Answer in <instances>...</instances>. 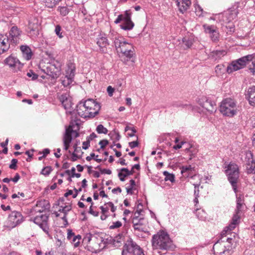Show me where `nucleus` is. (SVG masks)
<instances>
[{
  "label": "nucleus",
  "instance_id": "1",
  "mask_svg": "<svg viewBox=\"0 0 255 255\" xmlns=\"http://www.w3.org/2000/svg\"><path fill=\"white\" fill-rule=\"evenodd\" d=\"M100 104L93 99L80 101L76 106L77 114L82 118H94L98 114Z\"/></svg>",
  "mask_w": 255,
  "mask_h": 255
},
{
  "label": "nucleus",
  "instance_id": "2",
  "mask_svg": "<svg viewBox=\"0 0 255 255\" xmlns=\"http://www.w3.org/2000/svg\"><path fill=\"white\" fill-rule=\"evenodd\" d=\"M151 243L154 249L162 251L172 250L175 247L169 235L163 231H159L152 236Z\"/></svg>",
  "mask_w": 255,
  "mask_h": 255
},
{
  "label": "nucleus",
  "instance_id": "3",
  "mask_svg": "<svg viewBox=\"0 0 255 255\" xmlns=\"http://www.w3.org/2000/svg\"><path fill=\"white\" fill-rule=\"evenodd\" d=\"M250 61H252L253 67H250L249 70L253 75H255V54L248 55L233 61L227 67L226 72L230 74L243 68Z\"/></svg>",
  "mask_w": 255,
  "mask_h": 255
},
{
  "label": "nucleus",
  "instance_id": "4",
  "mask_svg": "<svg viewBox=\"0 0 255 255\" xmlns=\"http://www.w3.org/2000/svg\"><path fill=\"white\" fill-rule=\"evenodd\" d=\"M237 106L234 100L226 98L221 103L220 112L225 116L232 117L237 113Z\"/></svg>",
  "mask_w": 255,
  "mask_h": 255
},
{
  "label": "nucleus",
  "instance_id": "5",
  "mask_svg": "<svg viewBox=\"0 0 255 255\" xmlns=\"http://www.w3.org/2000/svg\"><path fill=\"white\" fill-rule=\"evenodd\" d=\"M83 241L88 244L89 250L92 252H100L104 247L103 238L91 234L87 235Z\"/></svg>",
  "mask_w": 255,
  "mask_h": 255
},
{
  "label": "nucleus",
  "instance_id": "6",
  "mask_svg": "<svg viewBox=\"0 0 255 255\" xmlns=\"http://www.w3.org/2000/svg\"><path fill=\"white\" fill-rule=\"evenodd\" d=\"M225 171L233 190L236 193L238 191L237 183L239 177L238 166L234 163H231L228 165Z\"/></svg>",
  "mask_w": 255,
  "mask_h": 255
},
{
  "label": "nucleus",
  "instance_id": "7",
  "mask_svg": "<svg viewBox=\"0 0 255 255\" xmlns=\"http://www.w3.org/2000/svg\"><path fill=\"white\" fill-rule=\"evenodd\" d=\"M115 46L118 52L122 53L129 58L132 57L134 54L132 45L125 40L123 37L115 40Z\"/></svg>",
  "mask_w": 255,
  "mask_h": 255
},
{
  "label": "nucleus",
  "instance_id": "8",
  "mask_svg": "<svg viewBox=\"0 0 255 255\" xmlns=\"http://www.w3.org/2000/svg\"><path fill=\"white\" fill-rule=\"evenodd\" d=\"M23 221V217L20 212L14 211L8 216L7 225L8 227L13 228Z\"/></svg>",
  "mask_w": 255,
  "mask_h": 255
},
{
  "label": "nucleus",
  "instance_id": "9",
  "mask_svg": "<svg viewBox=\"0 0 255 255\" xmlns=\"http://www.w3.org/2000/svg\"><path fill=\"white\" fill-rule=\"evenodd\" d=\"M198 103L210 114H213L216 111L217 107L215 103L206 97L199 99Z\"/></svg>",
  "mask_w": 255,
  "mask_h": 255
},
{
  "label": "nucleus",
  "instance_id": "10",
  "mask_svg": "<svg viewBox=\"0 0 255 255\" xmlns=\"http://www.w3.org/2000/svg\"><path fill=\"white\" fill-rule=\"evenodd\" d=\"M48 220V216L44 214H42L40 216H36L33 219L34 223L39 225L43 231L46 233L48 236H50L48 232L49 228L47 224Z\"/></svg>",
  "mask_w": 255,
  "mask_h": 255
},
{
  "label": "nucleus",
  "instance_id": "11",
  "mask_svg": "<svg viewBox=\"0 0 255 255\" xmlns=\"http://www.w3.org/2000/svg\"><path fill=\"white\" fill-rule=\"evenodd\" d=\"M39 25L38 20L32 18L29 20L27 25V32L31 37H36L39 34Z\"/></svg>",
  "mask_w": 255,
  "mask_h": 255
},
{
  "label": "nucleus",
  "instance_id": "12",
  "mask_svg": "<svg viewBox=\"0 0 255 255\" xmlns=\"http://www.w3.org/2000/svg\"><path fill=\"white\" fill-rule=\"evenodd\" d=\"M21 33L17 26H13L11 28L8 36L11 44L16 45L19 43Z\"/></svg>",
  "mask_w": 255,
  "mask_h": 255
},
{
  "label": "nucleus",
  "instance_id": "13",
  "mask_svg": "<svg viewBox=\"0 0 255 255\" xmlns=\"http://www.w3.org/2000/svg\"><path fill=\"white\" fill-rule=\"evenodd\" d=\"M203 27L205 32L209 34L213 42H217L219 41V33L215 26L205 24Z\"/></svg>",
  "mask_w": 255,
  "mask_h": 255
},
{
  "label": "nucleus",
  "instance_id": "14",
  "mask_svg": "<svg viewBox=\"0 0 255 255\" xmlns=\"http://www.w3.org/2000/svg\"><path fill=\"white\" fill-rule=\"evenodd\" d=\"M11 44L9 41L8 36L6 35H0V54L7 51Z\"/></svg>",
  "mask_w": 255,
  "mask_h": 255
},
{
  "label": "nucleus",
  "instance_id": "15",
  "mask_svg": "<svg viewBox=\"0 0 255 255\" xmlns=\"http://www.w3.org/2000/svg\"><path fill=\"white\" fill-rule=\"evenodd\" d=\"M125 19L123 23L121 24V27L124 30H131L134 26V23L131 20L130 15L127 11L125 14Z\"/></svg>",
  "mask_w": 255,
  "mask_h": 255
},
{
  "label": "nucleus",
  "instance_id": "16",
  "mask_svg": "<svg viewBox=\"0 0 255 255\" xmlns=\"http://www.w3.org/2000/svg\"><path fill=\"white\" fill-rule=\"evenodd\" d=\"M97 40V44L100 47V51L103 53H106L107 52V47L109 45L107 38L100 35Z\"/></svg>",
  "mask_w": 255,
  "mask_h": 255
},
{
  "label": "nucleus",
  "instance_id": "17",
  "mask_svg": "<svg viewBox=\"0 0 255 255\" xmlns=\"http://www.w3.org/2000/svg\"><path fill=\"white\" fill-rule=\"evenodd\" d=\"M4 63L10 67H17L18 69L22 66L19 60L12 55H10L4 60Z\"/></svg>",
  "mask_w": 255,
  "mask_h": 255
},
{
  "label": "nucleus",
  "instance_id": "18",
  "mask_svg": "<svg viewBox=\"0 0 255 255\" xmlns=\"http://www.w3.org/2000/svg\"><path fill=\"white\" fill-rule=\"evenodd\" d=\"M179 11L183 13L191 4V0H175Z\"/></svg>",
  "mask_w": 255,
  "mask_h": 255
},
{
  "label": "nucleus",
  "instance_id": "19",
  "mask_svg": "<svg viewBox=\"0 0 255 255\" xmlns=\"http://www.w3.org/2000/svg\"><path fill=\"white\" fill-rule=\"evenodd\" d=\"M133 227L135 230L139 231H143L144 229L145 220L143 217H140L139 219H132Z\"/></svg>",
  "mask_w": 255,
  "mask_h": 255
},
{
  "label": "nucleus",
  "instance_id": "20",
  "mask_svg": "<svg viewBox=\"0 0 255 255\" xmlns=\"http://www.w3.org/2000/svg\"><path fill=\"white\" fill-rule=\"evenodd\" d=\"M221 242H217L213 246V249L216 251L217 254L220 255H229L230 251L226 250L225 245H221Z\"/></svg>",
  "mask_w": 255,
  "mask_h": 255
},
{
  "label": "nucleus",
  "instance_id": "21",
  "mask_svg": "<svg viewBox=\"0 0 255 255\" xmlns=\"http://www.w3.org/2000/svg\"><path fill=\"white\" fill-rule=\"evenodd\" d=\"M50 204L48 201L46 200H41L38 201L36 203V207L39 209H36L35 210L39 213L50 208Z\"/></svg>",
  "mask_w": 255,
  "mask_h": 255
},
{
  "label": "nucleus",
  "instance_id": "22",
  "mask_svg": "<svg viewBox=\"0 0 255 255\" xmlns=\"http://www.w3.org/2000/svg\"><path fill=\"white\" fill-rule=\"evenodd\" d=\"M139 247V246L130 239L127 241V243L124 247L123 250H125V252L126 251L128 253H131Z\"/></svg>",
  "mask_w": 255,
  "mask_h": 255
},
{
  "label": "nucleus",
  "instance_id": "23",
  "mask_svg": "<svg viewBox=\"0 0 255 255\" xmlns=\"http://www.w3.org/2000/svg\"><path fill=\"white\" fill-rule=\"evenodd\" d=\"M249 161L246 164V170L248 174L252 175V178L253 179V183L255 184V161L254 162L253 160Z\"/></svg>",
  "mask_w": 255,
  "mask_h": 255
},
{
  "label": "nucleus",
  "instance_id": "24",
  "mask_svg": "<svg viewBox=\"0 0 255 255\" xmlns=\"http://www.w3.org/2000/svg\"><path fill=\"white\" fill-rule=\"evenodd\" d=\"M247 92V96L250 104L253 106H255V86L250 87Z\"/></svg>",
  "mask_w": 255,
  "mask_h": 255
},
{
  "label": "nucleus",
  "instance_id": "25",
  "mask_svg": "<svg viewBox=\"0 0 255 255\" xmlns=\"http://www.w3.org/2000/svg\"><path fill=\"white\" fill-rule=\"evenodd\" d=\"M20 50L22 53V56L25 60H29L31 58L32 52L31 49L28 46L21 45L20 46Z\"/></svg>",
  "mask_w": 255,
  "mask_h": 255
},
{
  "label": "nucleus",
  "instance_id": "26",
  "mask_svg": "<svg viewBox=\"0 0 255 255\" xmlns=\"http://www.w3.org/2000/svg\"><path fill=\"white\" fill-rule=\"evenodd\" d=\"M121 172H119L118 176L120 178V179L122 181H124L125 180V177L131 175L134 173V171L133 170H129L128 168H123L121 169Z\"/></svg>",
  "mask_w": 255,
  "mask_h": 255
},
{
  "label": "nucleus",
  "instance_id": "27",
  "mask_svg": "<svg viewBox=\"0 0 255 255\" xmlns=\"http://www.w3.org/2000/svg\"><path fill=\"white\" fill-rule=\"evenodd\" d=\"M236 197L237 207L236 211L237 213H240V211L242 210L243 206L245 204L244 197L242 194H237Z\"/></svg>",
  "mask_w": 255,
  "mask_h": 255
},
{
  "label": "nucleus",
  "instance_id": "28",
  "mask_svg": "<svg viewBox=\"0 0 255 255\" xmlns=\"http://www.w3.org/2000/svg\"><path fill=\"white\" fill-rule=\"evenodd\" d=\"M59 73V70L55 67L52 66L47 69V74L53 79H57Z\"/></svg>",
  "mask_w": 255,
  "mask_h": 255
},
{
  "label": "nucleus",
  "instance_id": "29",
  "mask_svg": "<svg viewBox=\"0 0 255 255\" xmlns=\"http://www.w3.org/2000/svg\"><path fill=\"white\" fill-rule=\"evenodd\" d=\"M239 214V213H237L236 211V214L234 215L232 218L231 224H230L229 226L227 227V228L230 229V231H232L234 229L236 226L239 223L240 217Z\"/></svg>",
  "mask_w": 255,
  "mask_h": 255
},
{
  "label": "nucleus",
  "instance_id": "30",
  "mask_svg": "<svg viewBox=\"0 0 255 255\" xmlns=\"http://www.w3.org/2000/svg\"><path fill=\"white\" fill-rule=\"evenodd\" d=\"M75 66L74 64L70 63L68 64V67L66 71V76L70 78L74 79L75 76Z\"/></svg>",
  "mask_w": 255,
  "mask_h": 255
},
{
  "label": "nucleus",
  "instance_id": "31",
  "mask_svg": "<svg viewBox=\"0 0 255 255\" xmlns=\"http://www.w3.org/2000/svg\"><path fill=\"white\" fill-rule=\"evenodd\" d=\"M226 52L225 50H215L211 53V56L215 60L221 58L225 55Z\"/></svg>",
  "mask_w": 255,
  "mask_h": 255
},
{
  "label": "nucleus",
  "instance_id": "32",
  "mask_svg": "<svg viewBox=\"0 0 255 255\" xmlns=\"http://www.w3.org/2000/svg\"><path fill=\"white\" fill-rule=\"evenodd\" d=\"M193 44V41L191 39L188 38H184L182 40V47L184 49L190 48Z\"/></svg>",
  "mask_w": 255,
  "mask_h": 255
},
{
  "label": "nucleus",
  "instance_id": "33",
  "mask_svg": "<svg viewBox=\"0 0 255 255\" xmlns=\"http://www.w3.org/2000/svg\"><path fill=\"white\" fill-rule=\"evenodd\" d=\"M61 0H43L46 6L49 8L55 7Z\"/></svg>",
  "mask_w": 255,
  "mask_h": 255
},
{
  "label": "nucleus",
  "instance_id": "34",
  "mask_svg": "<svg viewBox=\"0 0 255 255\" xmlns=\"http://www.w3.org/2000/svg\"><path fill=\"white\" fill-rule=\"evenodd\" d=\"M230 229L226 228V229L223 230L221 234V238L218 240V242H221L222 244L225 242V239L229 235Z\"/></svg>",
  "mask_w": 255,
  "mask_h": 255
},
{
  "label": "nucleus",
  "instance_id": "35",
  "mask_svg": "<svg viewBox=\"0 0 255 255\" xmlns=\"http://www.w3.org/2000/svg\"><path fill=\"white\" fill-rule=\"evenodd\" d=\"M163 175L165 176V181H170L172 183L175 181V176L173 174L170 173L165 171L163 172Z\"/></svg>",
  "mask_w": 255,
  "mask_h": 255
},
{
  "label": "nucleus",
  "instance_id": "36",
  "mask_svg": "<svg viewBox=\"0 0 255 255\" xmlns=\"http://www.w3.org/2000/svg\"><path fill=\"white\" fill-rule=\"evenodd\" d=\"M226 69L224 65H218L215 67V72L218 74H221L226 71Z\"/></svg>",
  "mask_w": 255,
  "mask_h": 255
},
{
  "label": "nucleus",
  "instance_id": "37",
  "mask_svg": "<svg viewBox=\"0 0 255 255\" xmlns=\"http://www.w3.org/2000/svg\"><path fill=\"white\" fill-rule=\"evenodd\" d=\"M81 239V236L79 235L75 236L70 241L74 244L75 247H77L80 243V241Z\"/></svg>",
  "mask_w": 255,
  "mask_h": 255
},
{
  "label": "nucleus",
  "instance_id": "38",
  "mask_svg": "<svg viewBox=\"0 0 255 255\" xmlns=\"http://www.w3.org/2000/svg\"><path fill=\"white\" fill-rule=\"evenodd\" d=\"M108 38L110 39L113 40L114 41V43H115V40H117V39H119L121 36H120L118 33L114 31H110L109 32V34L108 35Z\"/></svg>",
  "mask_w": 255,
  "mask_h": 255
},
{
  "label": "nucleus",
  "instance_id": "39",
  "mask_svg": "<svg viewBox=\"0 0 255 255\" xmlns=\"http://www.w3.org/2000/svg\"><path fill=\"white\" fill-rule=\"evenodd\" d=\"M73 81V79L65 76L64 79L62 81V84L64 87L69 86Z\"/></svg>",
  "mask_w": 255,
  "mask_h": 255
},
{
  "label": "nucleus",
  "instance_id": "40",
  "mask_svg": "<svg viewBox=\"0 0 255 255\" xmlns=\"http://www.w3.org/2000/svg\"><path fill=\"white\" fill-rule=\"evenodd\" d=\"M96 130L98 133L107 134L108 131V129L102 125H98L97 127Z\"/></svg>",
  "mask_w": 255,
  "mask_h": 255
},
{
  "label": "nucleus",
  "instance_id": "41",
  "mask_svg": "<svg viewBox=\"0 0 255 255\" xmlns=\"http://www.w3.org/2000/svg\"><path fill=\"white\" fill-rule=\"evenodd\" d=\"M123 238L122 234H119L113 239V244L115 246H118V244L121 243L122 238Z\"/></svg>",
  "mask_w": 255,
  "mask_h": 255
},
{
  "label": "nucleus",
  "instance_id": "42",
  "mask_svg": "<svg viewBox=\"0 0 255 255\" xmlns=\"http://www.w3.org/2000/svg\"><path fill=\"white\" fill-rule=\"evenodd\" d=\"M58 10H59L60 14L63 16H65L69 13V9L66 6L59 7Z\"/></svg>",
  "mask_w": 255,
  "mask_h": 255
},
{
  "label": "nucleus",
  "instance_id": "43",
  "mask_svg": "<svg viewBox=\"0 0 255 255\" xmlns=\"http://www.w3.org/2000/svg\"><path fill=\"white\" fill-rule=\"evenodd\" d=\"M52 171V168L50 166H46L43 168L41 172V173L45 176L49 175Z\"/></svg>",
  "mask_w": 255,
  "mask_h": 255
},
{
  "label": "nucleus",
  "instance_id": "44",
  "mask_svg": "<svg viewBox=\"0 0 255 255\" xmlns=\"http://www.w3.org/2000/svg\"><path fill=\"white\" fill-rule=\"evenodd\" d=\"M237 11H236V10H230L229 11V21H230L231 20H233L235 18H236V17H237Z\"/></svg>",
  "mask_w": 255,
  "mask_h": 255
},
{
  "label": "nucleus",
  "instance_id": "45",
  "mask_svg": "<svg viewBox=\"0 0 255 255\" xmlns=\"http://www.w3.org/2000/svg\"><path fill=\"white\" fill-rule=\"evenodd\" d=\"M181 173L183 174L185 172H189L191 171L193 168L192 167L191 165H189L188 166H183L181 168Z\"/></svg>",
  "mask_w": 255,
  "mask_h": 255
},
{
  "label": "nucleus",
  "instance_id": "46",
  "mask_svg": "<svg viewBox=\"0 0 255 255\" xmlns=\"http://www.w3.org/2000/svg\"><path fill=\"white\" fill-rule=\"evenodd\" d=\"M64 109L66 110L70 109L72 107V103L70 98L67 99V101L62 104Z\"/></svg>",
  "mask_w": 255,
  "mask_h": 255
},
{
  "label": "nucleus",
  "instance_id": "47",
  "mask_svg": "<svg viewBox=\"0 0 255 255\" xmlns=\"http://www.w3.org/2000/svg\"><path fill=\"white\" fill-rule=\"evenodd\" d=\"M122 226V223L120 221H117L116 222H114L112 225H111L109 227L110 229H114L116 228H119Z\"/></svg>",
  "mask_w": 255,
  "mask_h": 255
},
{
  "label": "nucleus",
  "instance_id": "48",
  "mask_svg": "<svg viewBox=\"0 0 255 255\" xmlns=\"http://www.w3.org/2000/svg\"><path fill=\"white\" fill-rule=\"evenodd\" d=\"M72 141V135L68 133L64 134L63 136V142L71 143Z\"/></svg>",
  "mask_w": 255,
  "mask_h": 255
},
{
  "label": "nucleus",
  "instance_id": "49",
  "mask_svg": "<svg viewBox=\"0 0 255 255\" xmlns=\"http://www.w3.org/2000/svg\"><path fill=\"white\" fill-rule=\"evenodd\" d=\"M131 254H132L133 255H144L142 249L140 247L137 248L136 250L133 251Z\"/></svg>",
  "mask_w": 255,
  "mask_h": 255
},
{
  "label": "nucleus",
  "instance_id": "50",
  "mask_svg": "<svg viewBox=\"0 0 255 255\" xmlns=\"http://www.w3.org/2000/svg\"><path fill=\"white\" fill-rule=\"evenodd\" d=\"M27 76L29 77H31L32 80H35L38 78V75L35 74L32 71H30L27 73Z\"/></svg>",
  "mask_w": 255,
  "mask_h": 255
},
{
  "label": "nucleus",
  "instance_id": "51",
  "mask_svg": "<svg viewBox=\"0 0 255 255\" xmlns=\"http://www.w3.org/2000/svg\"><path fill=\"white\" fill-rule=\"evenodd\" d=\"M128 130H131L133 132V133H128V136H134V133H135L136 132V129L133 128H130L128 126L126 127V128H125V131H127Z\"/></svg>",
  "mask_w": 255,
  "mask_h": 255
},
{
  "label": "nucleus",
  "instance_id": "52",
  "mask_svg": "<svg viewBox=\"0 0 255 255\" xmlns=\"http://www.w3.org/2000/svg\"><path fill=\"white\" fill-rule=\"evenodd\" d=\"M17 160L16 159H12L11 161V164L9 165V167L12 169H15L16 168V164Z\"/></svg>",
  "mask_w": 255,
  "mask_h": 255
},
{
  "label": "nucleus",
  "instance_id": "53",
  "mask_svg": "<svg viewBox=\"0 0 255 255\" xmlns=\"http://www.w3.org/2000/svg\"><path fill=\"white\" fill-rule=\"evenodd\" d=\"M69 98L67 95V94H62L61 95H60L58 99L59 100V101H60V102L61 103V104L64 103V102H66L67 101V99Z\"/></svg>",
  "mask_w": 255,
  "mask_h": 255
},
{
  "label": "nucleus",
  "instance_id": "54",
  "mask_svg": "<svg viewBox=\"0 0 255 255\" xmlns=\"http://www.w3.org/2000/svg\"><path fill=\"white\" fill-rule=\"evenodd\" d=\"M61 30V26L59 25H56L55 29V32L56 34L60 37L62 38L63 35H62V33H60V31Z\"/></svg>",
  "mask_w": 255,
  "mask_h": 255
},
{
  "label": "nucleus",
  "instance_id": "55",
  "mask_svg": "<svg viewBox=\"0 0 255 255\" xmlns=\"http://www.w3.org/2000/svg\"><path fill=\"white\" fill-rule=\"evenodd\" d=\"M109 143V141L107 139H103L101 140L99 144L101 146V148L103 149L105 147L106 145H107Z\"/></svg>",
  "mask_w": 255,
  "mask_h": 255
},
{
  "label": "nucleus",
  "instance_id": "56",
  "mask_svg": "<svg viewBox=\"0 0 255 255\" xmlns=\"http://www.w3.org/2000/svg\"><path fill=\"white\" fill-rule=\"evenodd\" d=\"M105 205H107L108 207H110L111 211L112 212H114L116 210L117 207L115 206L114 204L111 202L107 203L106 204H105Z\"/></svg>",
  "mask_w": 255,
  "mask_h": 255
},
{
  "label": "nucleus",
  "instance_id": "57",
  "mask_svg": "<svg viewBox=\"0 0 255 255\" xmlns=\"http://www.w3.org/2000/svg\"><path fill=\"white\" fill-rule=\"evenodd\" d=\"M125 18V14L124 15L120 14L118 16L117 18L115 21V23L117 24V23L121 22V21L123 22Z\"/></svg>",
  "mask_w": 255,
  "mask_h": 255
},
{
  "label": "nucleus",
  "instance_id": "58",
  "mask_svg": "<svg viewBox=\"0 0 255 255\" xmlns=\"http://www.w3.org/2000/svg\"><path fill=\"white\" fill-rule=\"evenodd\" d=\"M129 146L131 148H133L138 145V142L137 141V137L136 136V140L129 142L128 143Z\"/></svg>",
  "mask_w": 255,
  "mask_h": 255
},
{
  "label": "nucleus",
  "instance_id": "59",
  "mask_svg": "<svg viewBox=\"0 0 255 255\" xmlns=\"http://www.w3.org/2000/svg\"><path fill=\"white\" fill-rule=\"evenodd\" d=\"M93 202H92V205H91L90 207V210H89V213L93 215V216H95V217H97L99 215V212H96V211H94L93 209H92V206H93Z\"/></svg>",
  "mask_w": 255,
  "mask_h": 255
},
{
  "label": "nucleus",
  "instance_id": "60",
  "mask_svg": "<svg viewBox=\"0 0 255 255\" xmlns=\"http://www.w3.org/2000/svg\"><path fill=\"white\" fill-rule=\"evenodd\" d=\"M74 233L72 232L71 230H68L67 233V239L68 240H71L74 236Z\"/></svg>",
  "mask_w": 255,
  "mask_h": 255
},
{
  "label": "nucleus",
  "instance_id": "61",
  "mask_svg": "<svg viewBox=\"0 0 255 255\" xmlns=\"http://www.w3.org/2000/svg\"><path fill=\"white\" fill-rule=\"evenodd\" d=\"M75 130L73 129V126L70 125L68 128L66 129L65 134L68 133L70 135H71L72 133H74Z\"/></svg>",
  "mask_w": 255,
  "mask_h": 255
},
{
  "label": "nucleus",
  "instance_id": "62",
  "mask_svg": "<svg viewBox=\"0 0 255 255\" xmlns=\"http://www.w3.org/2000/svg\"><path fill=\"white\" fill-rule=\"evenodd\" d=\"M194 195L195 197H199V184H194Z\"/></svg>",
  "mask_w": 255,
  "mask_h": 255
},
{
  "label": "nucleus",
  "instance_id": "63",
  "mask_svg": "<svg viewBox=\"0 0 255 255\" xmlns=\"http://www.w3.org/2000/svg\"><path fill=\"white\" fill-rule=\"evenodd\" d=\"M90 142L89 141V139H87L86 141H84L83 142V148L85 150L88 149L90 146Z\"/></svg>",
  "mask_w": 255,
  "mask_h": 255
},
{
  "label": "nucleus",
  "instance_id": "64",
  "mask_svg": "<svg viewBox=\"0 0 255 255\" xmlns=\"http://www.w3.org/2000/svg\"><path fill=\"white\" fill-rule=\"evenodd\" d=\"M114 92V88H113L111 86H109L108 87L107 92L110 97L113 96Z\"/></svg>",
  "mask_w": 255,
  "mask_h": 255
}]
</instances>
